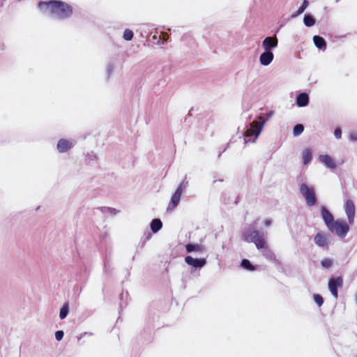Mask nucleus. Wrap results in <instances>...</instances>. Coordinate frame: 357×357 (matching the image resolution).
Returning <instances> with one entry per match:
<instances>
[{"mask_svg":"<svg viewBox=\"0 0 357 357\" xmlns=\"http://www.w3.org/2000/svg\"><path fill=\"white\" fill-rule=\"evenodd\" d=\"M304 130V126L302 124H297L294 126L293 133L294 136L300 135Z\"/></svg>","mask_w":357,"mask_h":357,"instance_id":"5701e85b","label":"nucleus"},{"mask_svg":"<svg viewBox=\"0 0 357 357\" xmlns=\"http://www.w3.org/2000/svg\"><path fill=\"white\" fill-rule=\"evenodd\" d=\"M38 7L41 11L54 15L58 19L68 18L73 14L72 6L61 1H40Z\"/></svg>","mask_w":357,"mask_h":357,"instance_id":"f257e3e1","label":"nucleus"},{"mask_svg":"<svg viewBox=\"0 0 357 357\" xmlns=\"http://www.w3.org/2000/svg\"><path fill=\"white\" fill-rule=\"evenodd\" d=\"M188 182L185 181H183L181 183H180V195H181V192L185 189L188 186Z\"/></svg>","mask_w":357,"mask_h":357,"instance_id":"7c9ffc66","label":"nucleus"},{"mask_svg":"<svg viewBox=\"0 0 357 357\" xmlns=\"http://www.w3.org/2000/svg\"><path fill=\"white\" fill-rule=\"evenodd\" d=\"M328 229L331 232H335L339 237L344 238L349 230L348 224L342 220H335Z\"/></svg>","mask_w":357,"mask_h":357,"instance_id":"20e7f679","label":"nucleus"},{"mask_svg":"<svg viewBox=\"0 0 357 357\" xmlns=\"http://www.w3.org/2000/svg\"><path fill=\"white\" fill-rule=\"evenodd\" d=\"M312 160V153L309 149H305L303 151V160L305 165H307Z\"/></svg>","mask_w":357,"mask_h":357,"instance_id":"aec40b11","label":"nucleus"},{"mask_svg":"<svg viewBox=\"0 0 357 357\" xmlns=\"http://www.w3.org/2000/svg\"><path fill=\"white\" fill-rule=\"evenodd\" d=\"M308 102L309 96L306 93H302L296 98V104L298 107H305Z\"/></svg>","mask_w":357,"mask_h":357,"instance_id":"4468645a","label":"nucleus"},{"mask_svg":"<svg viewBox=\"0 0 357 357\" xmlns=\"http://www.w3.org/2000/svg\"><path fill=\"white\" fill-rule=\"evenodd\" d=\"M307 5H308L307 1L304 0L302 6L297 10V15L301 14L305 10V9L307 8Z\"/></svg>","mask_w":357,"mask_h":357,"instance_id":"bb28decb","label":"nucleus"},{"mask_svg":"<svg viewBox=\"0 0 357 357\" xmlns=\"http://www.w3.org/2000/svg\"><path fill=\"white\" fill-rule=\"evenodd\" d=\"M264 225L265 226L268 227V226H270L271 225V220L270 219H267L264 221Z\"/></svg>","mask_w":357,"mask_h":357,"instance_id":"72a5a7b5","label":"nucleus"},{"mask_svg":"<svg viewBox=\"0 0 357 357\" xmlns=\"http://www.w3.org/2000/svg\"><path fill=\"white\" fill-rule=\"evenodd\" d=\"M162 227V222L160 219H153L151 222V229L153 233L158 232Z\"/></svg>","mask_w":357,"mask_h":357,"instance_id":"a211bd4d","label":"nucleus"},{"mask_svg":"<svg viewBox=\"0 0 357 357\" xmlns=\"http://www.w3.org/2000/svg\"><path fill=\"white\" fill-rule=\"evenodd\" d=\"M68 312V304H64L60 310L59 317L61 319H63L66 317Z\"/></svg>","mask_w":357,"mask_h":357,"instance_id":"b1692460","label":"nucleus"},{"mask_svg":"<svg viewBox=\"0 0 357 357\" xmlns=\"http://www.w3.org/2000/svg\"><path fill=\"white\" fill-rule=\"evenodd\" d=\"M350 140L354 142L357 141V132H353L349 136Z\"/></svg>","mask_w":357,"mask_h":357,"instance_id":"473e14b6","label":"nucleus"},{"mask_svg":"<svg viewBox=\"0 0 357 357\" xmlns=\"http://www.w3.org/2000/svg\"><path fill=\"white\" fill-rule=\"evenodd\" d=\"M278 38L274 37H266L262 42V46L266 51H270L278 45Z\"/></svg>","mask_w":357,"mask_h":357,"instance_id":"1a4fd4ad","label":"nucleus"},{"mask_svg":"<svg viewBox=\"0 0 357 357\" xmlns=\"http://www.w3.org/2000/svg\"><path fill=\"white\" fill-rule=\"evenodd\" d=\"M178 204V188L175 191L174 195L172 197V199L169 206L167 207V210H173L176 207Z\"/></svg>","mask_w":357,"mask_h":357,"instance_id":"dca6fc26","label":"nucleus"},{"mask_svg":"<svg viewBox=\"0 0 357 357\" xmlns=\"http://www.w3.org/2000/svg\"><path fill=\"white\" fill-rule=\"evenodd\" d=\"M314 243L319 247H325L328 244V240L323 233H318L314 238Z\"/></svg>","mask_w":357,"mask_h":357,"instance_id":"ddd939ff","label":"nucleus"},{"mask_svg":"<svg viewBox=\"0 0 357 357\" xmlns=\"http://www.w3.org/2000/svg\"><path fill=\"white\" fill-rule=\"evenodd\" d=\"M63 332L62 331H57L56 333H55V338L57 341H60L62 340L63 337Z\"/></svg>","mask_w":357,"mask_h":357,"instance_id":"c85d7f7f","label":"nucleus"},{"mask_svg":"<svg viewBox=\"0 0 357 357\" xmlns=\"http://www.w3.org/2000/svg\"><path fill=\"white\" fill-rule=\"evenodd\" d=\"M304 24L307 26H312L315 24L314 19L310 15H305L304 17Z\"/></svg>","mask_w":357,"mask_h":357,"instance_id":"4be33fe9","label":"nucleus"},{"mask_svg":"<svg viewBox=\"0 0 357 357\" xmlns=\"http://www.w3.org/2000/svg\"><path fill=\"white\" fill-rule=\"evenodd\" d=\"M319 160L330 168H335L336 167L335 163L333 162L332 158L328 155H321L319 156Z\"/></svg>","mask_w":357,"mask_h":357,"instance_id":"2eb2a0df","label":"nucleus"},{"mask_svg":"<svg viewBox=\"0 0 357 357\" xmlns=\"http://www.w3.org/2000/svg\"><path fill=\"white\" fill-rule=\"evenodd\" d=\"M123 38L126 40H131L133 38V32L130 29H126L123 32Z\"/></svg>","mask_w":357,"mask_h":357,"instance_id":"393cba45","label":"nucleus"},{"mask_svg":"<svg viewBox=\"0 0 357 357\" xmlns=\"http://www.w3.org/2000/svg\"><path fill=\"white\" fill-rule=\"evenodd\" d=\"M241 266L243 267L245 269H247L250 271H254L256 270V266L252 265L250 261L248 259H243L241 261Z\"/></svg>","mask_w":357,"mask_h":357,"instance_id":"412c9836","label":"nucleus"},{"mask_svg":"<svg viewBox=\"0 0 357 357\" xmlns=\"http://www.w3.org/2000/svg\"><path fill=\"white\" fill-rule=\"evenodd\" d=\"M321 265L324 266V267H326V268H329L332 265V261L331 260L328 259H324V260H322L321 261Z\"/></svg>","mask_w":357,"mask_h":357,"instance_id":"cd10ccee","label":"nucleus"},{"mask_svg":"<svg viewBox=\"0 0 357 357\" xmlns=\"http://www.w3.org/2000/svg\"><path fill=\"white\" fill-rule=\"evenodd\" d=\"M272 114H273V112H271L268 115L267 119H268V118H269V117L272 115Z\"/></svg>","mask_w":357,"mask_h":357,"instance_id":"f704fd0d","label":"nucleus"},{"mask_svg":"<svg viewBox=\"0 0 357 357\" xmlns=\"http://www.w3.org/2000/svg\"><path fill=\"white\" fill-rule=\"evenodd\" d=\"M345 212L347 215L348 221L349 224H353L355 216V206L354 202L351 199H348L345 204Z\"/></svg>","mask_w":357,"mask_h":357,"instance_id":"0eeeda50","label":"nucleus"},{"mask_svg":"<svg viewBox=\"0 0 357 357\" xmlns=\"http://www.w3.org/2000/svg\"><path fill=\"white\" fill-rule=\"evenodd\" d=\"M300 191L309 206H312L317 203L315 191L313 188H310L305 183H302L300 186Z\"/></svg>","mask_w":357,"mask_h":357,"instance_id":"7ed1b4c3","label":"nucleus"},{"mask_svg":"<svg viewBox=\"0 0 357 357\" xmlns=\"http://www.w3.org/2000/svg\"><path fill=\"white\" fill-rule=\"evenodd\" d=\"M185 248L188 252H191L193 251L202 252L204 250V248L202 245L198 244H187L185 245Z\"/></svg>","mask_w":357,"mask_h":357,"instance_id":"6ab92c4d","label":"nucleus"},{"mask_svg":"<svg viewBox=\"0 0 357 357\" xmlns=\"http://www.w3.org/2000/svg\"><path fill=\"white\" fill-rule=\"evenodd\" d=\"M313 41L317 47L319 49H323L326 47V43L325 40L319 36H314L313 37Z\"/></svg>","mask_w":357,"mask_h":357,"instance_id":"f3484780","label":"nucleus"},{"mask_svg":"<svg viewBox=\"0 0 357 357\" xmlns=\"http://www.w3.org/2000/svg\"><path fill=\"white\" fill-rule=\"evenodd\" d=\"M314 301H315V303L319 306L321 307L323 303H324V299L322 298V296L320 295V294H314Z\"/></svg>","mask_w":357,"mask_h":357,"instance_id":"a878e982","label":"nucleus"},{"mask_svg":"<svg viewBox=\"0 0 357 357\" xmlns=\"http://www.w3.org/2000/svg\"><path fill=\"white\" fill-rule=\"evenodd\" d=\"M72 147V143L66 139H61L58 142L57 149L60 153H64L70 150Z\"/></svg>","mask_w":357,"mask_h":357,"instance_id":"9b49d317","label":"nucleus"},{"mask_svg":"<svg viewBox=\"0 0 357 357\" xmlns=\"http://www.w3.org/2000/svg\"><path fill=\"white\" fill-rule=\"evenodd\" d=\"M343 284V280L341 277L331 278L328 281V288L332 295L337 298L338 297L337 288L341 287Z\"/></svg>","mask_w":357,"mask_h":357,"instance_id":"423d86ee","label":"nucleus"},{"mask_svg":"<svg viewBox=\"0 0 357 357\" xmlns=\"http://www.w3.org/2000/svg\"><path fill=\"white\" fill-rule=\"evenodd\" d=\"M321 215L327 227L329 228V226L335 221L333 215L325 207L321 209Z\"/></svg>","mask_w":357,"mask_h":357,"instance_id":"f8f14e48","label":"nucleus"},{"mask_svg":"<svg viewBox=\"0 0 357 357\" xmlns=\"http://www.w3.org/2000/svg\"><path fill=\"white\" fill-rule=\"evenodd\" d=\"M259 120L260 121L259 122L254 121L250 123V128H248L245 132V136L246 137H250L252 136L257 137L259 135L266 119L259 116Z\"/></svg>","mask_w":357,"mask_h":357,"instance_id":"39448f33","label":"nucleus"},{"mask_svg":"<svg viewBox=\"0 0 357 357\" xmlns=\"http://www.w3.org/2000/svg\"><path fill=\"white\" fill-rule=\"evenodd\" d=\"M160 38L162 39L163 40H167L169 38V36L167 33H161L160 35Z\"/></svg>","mask_w":357,"mask_h":357,"instance_id":"2f4dec72","label":"nucleus"},{"mask_svg":"<svg viewBox=\"0 0 357 357\" xmlns=\"http://www.w3.org/2000/svg\"><path fill=\"white\" fill-rule=\"evenodd\" d=\"M242 238L248 243H253L258 250L268 249V245L265 234L259 230H252L250 233L243 232Z\"/></svg>","mask_w":357,"mask_h":357,"instance_id":"f03ea898","label":"nucleus"},{"mask_svg":"<svg viewBox=\"0 0 357 357\" xmlns=\"http://www.w3.org/2000/svg\"><path fill=\"white\" fill-rule=\"evenodd\" d=\"M274 55L271 51H266L259 56V61L261 65L268 66L273 60Z\"/></svg>","mask_w":357,"mask_h":357,"instance_id":"9d476101","label":"nucleus"},{"mask_svg":"<svg viewBox=\"0 0 357 357\" xmlns=\"http://www.w3.org/2000/svg\"><path fill=\"white\" fill-rule=\"evenodd\" d=\"M334 135L337 139H340L342 137V130L340 128H335Z\"/></svg>","mask_w":357,"mask_h":357,"instance_id":"c756f323","label":"nucleus"},{"mask_svg":"<svg viewBox=\"0 0 357 357\" xmlns=\"http://www.w3.org/2000/svg\"><path fill=\"white\" fill-rule=\"evenodd\" d=\"M185 261L188 265L194 268H201L204 266L206 263L205 258L195 259L191 256H187L185 259Z\"/></svg>","mask_w":357,"mask_h":357,"instance_id":"6e6552de","label":"nucleus"}]
</instances>
